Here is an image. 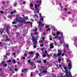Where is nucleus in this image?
<instances>
[{"label": "nucleus", "instance_id": "25", "mask_svg": "<svg viewBox=\"0 0 77 77\" xmlns=\"http://www.w3.org/2000/svg\"><path fill=\"white\" fill-rule=\"evenodd\" d=\"M37 31H38V29L37 28L35 29L34 30V31H35V32H37Z\"/></svg>", "mask_w": 77, "mask_h": 77}, {"label": "nucleus", "instance_id": "46", "mask_svg": "<svg viewBox=\"0 0 77 77\" xmlns=\"http://www.w3.org/2000/svg\"><path fill=\"white\" fill-rule=\"evenodd\" d=\"M54 44L55 45H56V42H54Z\"/></svg>", "mask_w": 77, "mask_h": 77}, {"label": "nucleus", "instance_id": "6", "mask_svg": "<svg viewBox=\"0 0 77 77\" xmlns=\"http://www.w3.org/2000/svg\"><path fill=\"white\" fill-rule=\"evenodd\" d=\"M67 62L69 63L68 65V68L69 69V71H70V69H71V61L69 60H67Z\"/></svg>", "mask_w": 77, "mask_h": 77}, {"label": "nucleus", "instance_id": "35", "mask_svg": "<svg viewBox=\"0 0 77 77\" xmlns=\"http://www.w3.org/2000/svg\"><path fill=\"white\" fill-rule=\"evenodd\" d=\"M23 5H26V2L24 1L23 2Z\"/></svg>", "mask_w": 77, "mask_h": 77}, {"label": "nucleus", "instance_id": "56", "mask_svg": "<svg viewBox=\"0 0 77 77\" xmlns=\"http://www.w3.org/2000/svg\"><path fill=\"white\" fill-rule=\"evenodd\" d=\"M64 10L66 11H67V8H65Z\"/></svg>", "mask_w": 77, "mask_h": 77}, {"label": "nucleus", "instance_id": "58", "mask_svg": "<svg viewBox=\"0 0 77 77\" xmlns=\"http://www.w3.org/2000/svg\"><path fill=\"white\" fill-rule=\"evenodd\" d=\"M64 69H66V67H64Z\"/></svg>", "mask_w": 77, "mask_h": 77}, {"label": "nucleus", "instance_id": "64", "mask_svg": "<svg viewBox=\"0 0 77 77\" xmlns=\"http://www.w3.org/2000/svg\"><path fill=\"white\" fill-rule=\"evenodd\" d=\"M49 37H50V38H51V35H50L49 36Z\"/></svg>", "mask_w": 77, "mask_h": 77}, {"label": "nucleus", "instance_id": "38", "mask_svg": "<svg viewBox=\"0 0 77 77\" xmlns=\"http://www.w3.org/2000/svg\"><path fill=\"white\" fill-rule=\"evenodd\" d=\"M13 62L14 63H16V61H15V60H13Z\"/></svg>", "mask_w": 77, "mask_h": 77}, {"label": "nucleus", "instance_id": "54", "mask_svg": "<svg viewBox=\"0 0 77 77\" xmlns=\"http://www.w3.org/2000/svg\"><path fill=\"white\" fill-rule=\"evenodd\" d=\"M63 52H66V50H65V49H64L63 50Z\"/></svg>", "mask_w": 77, "mask_h": 77}, {"label": "nucleus", "instance_id": "48", "mask_svg": "<svg viewBox=\"0 0 77 77\" xmlns=\"http://www.w3.org/2000/svg\"><path fill=\"white\" fill-rule=\"evenodd\" d=\"M67 14H71V12H70V11H69L67 13Z\"/></svg>", "mask_w": 77, "mask_h": 77}, {"label": "nucleus", "instance_id": "16", "mask_svg": "<svg viewBox=\"0 0 77 77\" xmlns=\"http://www.w3.org/2000/svg\"><path fill=\"white\" fill-rule=\"evenodd\" d=\"M36 56H37L36 57V58H38V57H39V54L38 53H36Z\"/></svg>", "mask_w": 77, "mask_h": 77}, {"label": "nucleus", "instance_id": "15", "mask_svg": "<svg viewBox=\"0 0 77 77\" xmlns=\"http://www.w3.org/2000/svg\"><path fill=\"white\" fill-rule=\"evenodd\" d=\"M28 62L30 63V65H32L33 64V63L32 62H31V60H28Z\"/></svg>", "mask_w": 77, "mask_h": 77}, {"label": "nucleus", "instance_id": "55", "mask_svg": "<svg viewBox=\"0 0 77 77\" xmlns=\"http://www.w3.org/2000/svg\"><path fill=\"white\" fill-rule=\"evenodd\" d=\"M25 71V69H24V70H22V72H24Z\"/></svg>", "mask_w": 77, "mask_h": 77}, {"label": "nucleus", "instance_id": "17", "mask_svg": "<svg viewBox=\"0 0 77 77\" xmlns=\"http://www.w3.org/2000/svg\"><path fill=\"white\" fill-rule=\"evenodd\" d=\"M60 32H59V31H57V33H56V35H60Z\"/></svg>", "mask_w": 77, "mask_h": 77}, {"label": "nucleus", "instance_id": "12", "mask_svg": "<svg viewBox=\"0 0 77 77\" xmlns=\"http://www.w3.org/2000/svg\"><path fill=\"white\" fill-rule=\"evenodd\" d=\"M58 52L59 53H57V55L58 56H60L61 55V50H58Z\"/></svg>", "mask_w": 77, "mask_h": 77}, {"label": "nucleus", "instance_id": "49", "mask_svg": "<svg viewBox=\"0 0 77 77\" xmlns=\"http://www.w3.org/2000/svg\"><path fill=\"white\" fill-rule=\"evenodd\" d=\"M33 47L34 48H36V46H35V45H34L33 46Z\"/></svg>", "mask_w": 77, "mask_h": 77}, {"label": "nucleus", "instance_id": "30", "mask_svg": "<svg viewBox=\"0 0 77 77\" xmlns=\"http://www.w3.org/2000/svg\"><path fill=\"white\" fill-rule=\"evenodd\" d=\"M33 52L32 51H30L29 52V54H33Z\"/></svg>", "mask_w": 77, "mask_h": 77}, {"label": "nucleus", "instance_id": "2", "mask_svg": "<svg viewBox=\"0 0 77 77\" xmlns=\"http://www.w3.org/2000/svg\"><path fill=\"white\" fill-rule=\"evenodd\" d=\"M65 72L66 73V75L64 76H63L64 74L63 73H62L61 74L60 77H72L71 73H70V72L68 71V70H66L65 71Z\"/></svg>", "mask_w": 77, "mask_h": 77}, {"label": "nucleus", "instance_id": "39", "mask_svg": "<svg viewBox=\"0 0 77 77\" xmlns=\"http://www.w3.org/2000/svg\"><path fill=\"white\" fill-rule=\"evenodd\" d=\"M0 13H1V14H3L4 12L2 11H0Z\"/></svg>", "mask_w": 77, "mask_h": 77}, {"label": "nucleus", "instance_id": "8", "mask_svg": "<svg viewBox=\"0 0 77 77\" xmlns=\"http://www.w3.org/2000/svg\"><path fill=\"white\" fill-rule=\"evenodd\" d=\"M41 50L42 51H43V53H46V54H47V55L48 56V57H49V56H50V55L47 53V52L46 51H45V48H42Z\"/></svg>", "mask_w": 77, "mask_h": 77}, {"label": "nucleus", "instance_id": "47", "mask_svg": "<svg viewBox=\"0 0 77 77\" xmlns=\"http://www.w3.org/2000/svg\"><path fill=\"white\" fill-rule=\"evenodd\" d=\"M52 35L54 36H56V34H55L53 33Z\"/></svg>", "mask_w": 77, "mask_h": 77}, {"label": "nucleus", "instance_id": "20", "mask_svg": "<svg viewBox=\"0 0 77 77\" xmlns=\"http://www.w3.org/2000/svg\"><path fill=\"white\" fill-rule=\"evenodd\" d=\"M15 12H16V11H15V10H14V12L11 11V14H14V13Z\"/></svg>", "mask_w": 77, "mask_h": 77}, {"label": "nucleus", "instance_id": "50", "mask_svg": "<svg viewBox=\"0 0 77 77\" xmlns=\"http://www.w3.org/2000/svg\"><path fill=\"white\" fill-rule=\"evenodd\" d=\"M12 23L13 24H15V23H15V22H14V21H13V22H12Z\"/></svg>", "mask_w": 77, "mask_h": 77}, {"label": "nucleus", "instance_id": "36", "mask_svg": "<svg viewBox=\"0 0 77 77\" xmlns=\"http://www.w3.org/2000/svg\"><path fill=\"white\" fill-rule=\"evenodd\" d=\"M64 54H65V53H63L62 54H61V56H64Z\"/></svg>", "mask_w": 77, "mask_h": 77}, {"label": "nucleus", "instance_id": "44", "mask_svg": "<svg viewBox=\"0 0 77 77\" xmlns=\"http://www.w3.org/2000/svg\"><path fill=\"white\" fill-rule=\"evenodd\" d=\"M50 30V29L49 28L48 29L46 30V31H48Z\"/></svg>", "mask_w": 77, "mask_h": 77}, {"label": "nucleus", "instance_id": "19", "mask_svg": "<svg viewBox=\"0 0 77 77\" xmlns=\"http://www.w3.org/2000/svg\"><path fill=\"white\" fill-rule=\"evenodd\" d=\"M23 17H24L25 19H27V20L29 19V18H28V17L26 16L25 17V16L24 15H23Z\"/></svg>", "mask_w": 77, "mask_h": 77}, {"label": "nucleus", "instance_id": "26", "mask_svg": "<svg viewBox=\"0 0 77 77\" xmlns=\"http://www.w3.org/2000/svg\"><path fill=\"white\" fill-rule=\"evenodd\" d=\"M61 36L62 38H63V33H62L61 34Z\"/></svg>", "mask_w": 77, "mask_h": 77}, {"label": "nucleus", "instance_id": "53", "mask_svg": "<svg viewBox=\"0 0 77 77\" xmlns=\"http://www.w3.org/2000/svg\"><path fill=\"white\" fill-rule=\"evenodd\" d=\"M30 20H31V21H33V19H30Z\"/></svg>", "mask_w": 77, "mask_h": 77}, {"label": "nucleus", "instance_id": "4", "mask_svg": "<svg viewBox=\"0 0 77 77\" xmlns=\"http://www.w3.org/2000/svg\"><path fill=\"white\" fill-rule=\"evenodd\" d=\"M42 69H43V71H42L40 72V73H38V75L40 76V77H41V75H42V74H43V75H45L46 73H47V71L45 70H47V68L45 67V66H42Z\"/></svg>", "mask_w": 77, "mask_h": 77}, {"label": "nucleus", "instance_id": "57", "mask_svg": "<svg viewBox=\"0 0 77 77\" xmlns=\"http://www.w3.org/2000/svg\"><path fill=\"white\" fill-rule=\"evenodd\" d=\"M54 31L55 32V31H56V29H54Z\"/></svg>", "mask_w": 77, "mask_h": 77}, {"label": "nucleus", "instance_id": "37", "mask_svg": "<svg viewBox=\"0 0 77 77\" xmlns=\"http://www.w3.org/2000/svg\"><path fill=\"white\" fill-rule=\"evenodd\" d=\"M24 56H25V57H27V54H25L24 55Z\"/></svg>", "mask_w": 77, "mask_h": 77}, {"label": "nucleus", "instance_id": "33", "mask_svg": "<svg viewBox=\"0 0 77 77\" xmlns=\"http://www.w3.org/2000/svg\"><path fill=\"white\" fill-rule=\"evenodd\" d=\"M8 66V65L7 64L5 63L4 64V66H5V67H6V66Z\"/></svg>", "mask_w": 77, "mask_h": 77}, {"label": "nucleus", "instance_id": "22", "mask_svg": "<svg viewBox=\"0 0 77 77\" xmlns=\"http://www.w3.org/2000/svg\"><path fill=\"white\" fill-rule=\"evenodd\" d=\"M37 62H38V63H41V60H37Z\"/></svg>", "mask_w": 77, "mask_h": 77}, {"label": "nucleus", "instance_id": "9", "mask_svg": "<svg viewBox=\"0 0 77 77\" xmlns=\"http://www.w3.org/2000/svg\"><path fill=\"white\" fill-rule=\"evenodd\" d=\"M44 39H45V37H43L42 38V40L39 41L40 43H42V44L40 45L41 47H43V45H44V43H43V41H44Z\"/></svg>", "mask_w": 77, "mask_h": 77}, {"label": "nucleus", "instance_id": "18", "mask_svg": "<svg viewBox=\"0 0 77 77\" xmlns=\"http://www.w3.org/2000/svg\"><path fill=\"white\" fill-rule=\"evenodd\" d=\"M34 6V5L32 4H30V8H32Z\"/></svg>", "mask_w": 77, "mask_h": 77}, {"label": "nucleus", "instance_id": "7", "mask_svg": "<svg viewBox=\"0 0 77 77\" xmlns=\"http://www.w3.org/2000/svg\"><path fill=\"white\" fill-rule=\"evenodd\" d=\"M39 26H38V28L40 30H42V28L41 27H44V25L43 23H41V22L40 21L38 22Z\"/></svg>", "mask_w": 77, "mask_h": 77}, {"label": "nucleus", "instance_id": "43", "mask_svg": "<svg viewBox=\"0 0 77 77\" xmlns=\"http://www.w3.org/2000/svg\"><path fill=\"white\" fill-rule=\"evenodd\" d=\"M30 75H31V76H32V75H33V72H31V74H30Z\"/></svg>", "mask_w": 77, "mask_h": 77}, {"label": "nucleus", "instance_id": "62", "mask_svg": "<svg viewBox=\"0 0 77 77\" xmlns=\"http://www.w3.org/2000/svg\"><path fill=\"white\" fill-rule=\"evenodd\" d=\"M65 56L66 57H67L68 56V55L66 54H65Z\"/></svg>", "mask_w": 77, "mask_h": 77}, {"label": "nucleus", "instance_id": "10", "mask_svg": "<svg viewBox=\"0 0 77 77\" xmlns=\"http://www.w3.org/2000/svg\"><path fill=\"white\" fill-rule=\"evenodd\" d=\"M5 31V29H2V28L0 29V32L1 33V34L2 35H5V33L3 32V31Z\"/></svg>", "mask_w": 77, "mask_h": 77}, {"label": "nucleus", "instance_id": "60", "mask_svg": "<svg viewBox=\"0 0 77 77\" xmlns=\"http://www.w3.org/2000/svg\"><path fill=\"white\" fill-rule=\"evenodd\" d=\"M22 58L23 59H25V57H22Z\"/></svg>", "mask_w": 77, "mask_h": 77}, {"label": "nucleus", "instance_id": "23", "mask_svg": "<svg viewBox=\"0 0 77 77\" xmlns=\"http://www.w3.org/2000/svg\"><path fill=\"white\" fill-rule=\"evenodd\" d=\"M7 62H9V63H11V60H9L7 61Z\"/></svg>", "mask_w": 77, "mask_h": 77}, {"label": "nucleus", "instance_id": "31", "mask_svg": "<svg viewBox=\"0 0 77 77\" xmlns=\"http://www.w3.org/2000/svg\"><path fill=\"white\" fill-rule=\"evenodd\" d=\"M58 62H60V61H61V60L60 59L58 58Z\"/></svg>", "mask_w": 77, "mask_h": 77}, {"label": "nucleus", "instance_id": "24", "mask_svg": "<svg viewBox=\"0 0 77 77\" xmlns=\"http://www.w3.org/2000/svg\"><path fill=\"white\" fill-rule=\"evenodd\" d=\"M10 27H11V26H8L7 27V29H10Z\"/></svg>", "mask_w": 77, "mask_h": 77}, {"label": "nucleus", "instance_id": "40", "mask_svg": "<svg viewBox=\"0 0 77 77\" xmlns=\"http://www.w3.org/2000/svg\"><path fill=\"white\" fill-rule=\"evenodd\" d=\"M66 47L68 48V46H69L68 44H66Z\"/></svg>", "mask_w": 77, "mask_h": 77}, {"label": "nucleus", "instance_id": "45", "mask_svg": "<svg viewBox=\"0 0 77 77\" xmlns=\"http://www.w3.org/2000/svg\"><path fill=\"white\" fill-rule=\"evenodd\" d=\"M62 41H60V45H61V44H62Z\"/></svg>", "mask_w": 77, "mask_h": 77}, {"label": "nucleus", "instance_id": "42", "mask_svg": "<svg viewBox=\"0 0 77 77\" xmlns=\"http://www.w3.org/2000/svg\"><path fill=\"white\" fill-rule=\"evenodd\" d=\"M57 55H56V54H54V55H53V56H54V57H56V56H57Z\"/></svg>", "mask_w": 77, "mask_h": 77}, {"label": "nucleus", "instance_id": "13", "mask_svg": "<svg viewBox=\"0 0 77 77\" xmlns=\"http://www.w3.org/2000/svg\"><path fill=\"white\" fill-rule=\"evenodd\" d=\"M39 15H40V18H41L40 21H41V20H42V21H43V20H44V18H43V17H42V15H41V14L40 13Z\"/></svg>", "mask_w": 77, "mask_h": 77}, {"label": "nucleus", "instance_id": "63", "mask_svg": "<svg viewBox=\"0 0 77 77\" xmlns=\"http://www.w3.org/2000/svg\"><path fill=\"white\" fill-rule=\"evenodd\" d=\"M17 36H20V34H17Z\"/></svg>", "mask_w": 77, "mask_h": 77}, {"label": "nucleus", "instance_id": "11", "mask_svg": "<svg viewBox=\"0 0 77 77\" xmlns=\"http://www.w3.org/2000/svg\"><path fill=\"white\" fill-rule=\"evenodd\" d=\"M34 18H35V20L36 21V20L38 18V14H36L35 15H34Z\"/></svg>", "mask_w": 77, "mask_h": 77}, {"label": "nucleus", "instance_id": "51", "mask_svg": "<svg viewBox=\"0 0 77 77\" xmlns=\"http://www.w3.org/2000/svg\"><path fill=\"white\" fill-rule=\"evenodd\" d=\"M31 10H34V9L32 8H31Z\"/></svg>", "mask_w": 77, "mask_h": 77}, {"label": "nucleus", "instance_id": "52", "mask_svg": "<svg viewBox=\"0 0 77 77\" xmlns=\"http://www.w3.org/2000/svg\"><path fill=\"white\" fill-rule=\"evenodd\" d=\"M14 70L15 71H17V70H18V69L17 68H15V69Z\"/></svg>", "mask_w": 77, "mask_h": 77}, {"label": "nucleus", "instance_id": "1", "mask_svg": "<svg viewBox=\"0 0 77 77\" xmlns=\"http://www.w3.org/2000/svg\"><path fill=\"white\" fill-rule=\"evenodd\" d=\"M16 21H18V22H19L20 23H29L31 24L32 25V23L30 22H26V20H22L21 17H16Z\"/></svg>", "mask_w": 77, "mask_h": 77}, {"label": "nucleus", "instance_id": "32", "mask_svg": "<svg viewBox=\"0 0 77 77\" xmlns=\"http://www.w3.org/2000/svg\"><path fill=\"white\" fill-rule=\"evenodd\" d=\"M46 29H48V28H49V26L48 25H47L46 26Z\"/></svg>", "mask_w": 77, "mask_h": 77}, {"label": "nucleus", "instance_id": "61", "mask_svg": "<svg viewBox=\"0 0 77 77\" xmlns=\"http://www.w3.org/2000/svg\"><path fill=\"white\" fill-rule=\"evenodd\" d=\"M59 66V67H61V66H62V65H60Z\"/></svg>", "mask_w": 77, "mask_h": 77}, {"label": "nucleus", "instance_id": "59", "mask_svg": "<svg viewBox=\"0 0 77 77\" xmlns=\"http://www.w3.org/2000/svg\"><path fill=\"white\" fill-rule=\"evenodd\" d=\"M4 57H6V58H7V56L6 55L4 56Z\"/></svg>", "mask_w": 77, "mask_h": 77}, {"label": "nucleus", "instance_id": "3", "mask_svg": "<svg viewBox=\"0 0 77 77\" xmlns=\"http://www.w3.org/2000/svg\"><path fill=\"white\" fill-rule=\"evenodd\" d=\"M41 3V1L38 0L37 1V4H35V8L38 14L39 13V7L40 6V5Z\"/></svg>", "mask_w": 77, "mask_h": 77}, {"label": "nucleus", "instance_id": "5", "mask_svg": "<svg viewBox=\"0 0 77 77\" xmlns=\"http://www.w3.org/2000/svg\"><path fill=\"white\" fill-rule=\"evenodd\" d=\"M38 32H35L34 36H32V41L34 42L37 43V41H36V38H38Z\"/></svg>", "mask_w": 77, "mask_h": 77}, {"label": "nucleus", "instance_id": "29", "mask_svg": "<svg viewBox=\"0 0 77 77\" xmlns=\"http://www.w3.org/2000/svg\"><path fill=\"white\" fill-rule=\"evenodd\" d=\"M43 62L44 63H46V62H47V61L45 60H43Z\"/></svg>", "mask_w": 77, "mask_h": 77}, {"label": "nucleus", "instance_id": "14", "mask_svg": "<svg viewBox=\"0 0 77 77\" xmlns=\"http://www.w3.org/2000/svg\"><path fill=\"white\" fill-rule=\"evenodd\" d=\"M54 48V46H53V44H50V48Z\"/></svg>", "mask_w": 77, "mask_h": 77}, {"label": "nucleus", "instance_id": "21", "mask_svg": "<svg viewBox=\"0 0 77 77\" xmlns=\"http://www.w3.org/2000/svg\"><path fill=\"white\" fill-rule=\"evenodd\" d=\"M4 41L8 42V41H9V39L8 38L4 40Z\"/></svg>", "mask_w": 77, "mask_h": 77}, {"label": "nucleus", "instance_id": "34", "mask_svg": "<svg viewBox=\"0 0 77 77\" xmlns=\"http://www.w3.org/2000/svg\"><path fill=\"white\" fill-rule=\"evenodd\" d=\"M14 7H15L17 6V4L16 3H15L14 4Z\"/></svg>", "mask_w": 77, "mask_h": 77}, {"label": "nucleus", "instance_id": "28", "mask_svg": "<svg viewBox=\"0 0 77 77\" xmlns=\"http://www.w3.org/2000/svg\"><path fill=\"white\" fill-rule=\"evenodd\" d=\"M58 38V35L54 37V38L56 39V38Z\"/></svg>", "mask_w": 77, "mask_h": 77}, {"label": "nucleus", "instance_id": "27", "mask_svg": "<svg viewBox=\"0 0 77 77\" xmlns=\"http://www.w3.org/2000/svg\"><path fill=\"white\" fill-rule=\"evenodd\" d=\"M43 56L44 57H45L46 56V54H43Z\"/></svg>", "mask_w": 77, "mask_h": 77}, {"label": "nucleus", "instance_id": "41", "mask_svg": "<svg viewBox=\"0 0 77 77\" xmlns=\"http://www.w3.org/2000/svg\"><path fill=\"white\" fill-rule=\"evenodd\" d=\"M2 42H0V46H2Z\"/></svg>", "mask_w": 77, "mask_h": 77}]
</instances>
